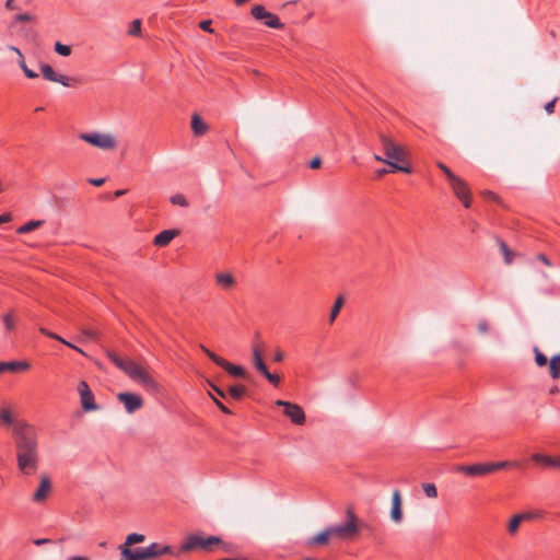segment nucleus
<instances>
[{"label":"nucleus","instance_id":"f257e3e1","mask_svg":"<svg viewBox=\"0 0 560 560\" xmlns=\"http://www.w3.org/2000/svg\"><path fill=\"white\" fill-rule=\"evenodd\" d=\"M19 469L25 475H32L38 467V443L35 429L30 432H19L14 439Z\"/></svg>","mask_w":560,"mask_h":560},{"label":"nucleus","instance_id":"f03ea898","mask_svg":"<svg viewBox=\"0 0 560 560\" xmlns=\"http://www.w3.org/2000/svg\"><path fill=\"white\" fill-rule=\"evenodd\" d=\"M380 142L386 156V164L390 166L392 172H402L410 174L412 172L409 165H404L406 160L405 149L397 144L386 133H380Z\"/></svg>","mask_w":560,"mask_h":560},{"label":"nucleus","instance_id":"7ed1b4c3","mask_svg":"<svg viewBox=\"0 0 560 560\" xmlns=\"http://www.w3.org/2000/svg\"><path fill=\"white\" fill-rule=\"evenodd\" d=\"M213 545H221L223 550L229 551L226 545L218 536L203 537L199 534H191L187 536L180 547V551L187 552L195 549H202L206 551L212 550Z\"/></svg>","mask_w":560,"mask_h":560},{"label":"nucleus","instance_id":"20e7f679","mask_svg":"<svg viewBox=\"0 0 560 560\" xmlns=\"http://www.w3.org/2000/svg\"><path fill=\"white\" fill-rule=\"evenodd\" d=\"M130 378L141 384L147 389H158L156 382L135 361L128 360L122 370Z\"/></svg>","mask_w":560,"mask_h":560},{"label":"nucleus","instance_id":"39448f33","mask_svg":"<svg viewBox=\"0 0 560 560\" xmlns=\"http://www.w3.org/2000/svg\"><path fill=\"white\" fill-rule=\"evenodd\" d=\"M79 138L101 150H114L117 147V141L110 133L83 132Z\"/></svg>","mask_w":560,"mask_h":560},{"label":"nucleus","instance_id":"423d86ee","mask_svg":"<svg viewBox=\"0 0 560 560\" xmlns=\"http://www.w3.org/2000/svg\"><path fill=\"white\" fill-rule=\"evenodd\" d=\"M0 421L2 425L12 430L14 439L19 436V432H30V430L34 428L24 420L15 419L9 408H3L0 410Z\"/></svg>","mask_w":560,"mask_h":560},{"label":"nucleus","instance_id":"0eeeda50","mask_svg":"<svg viewBox=\"0 0 560 560\" xmlns=\"http://www.w3.org/2000/svg\"><path fill=\"white\" fill-rule=\"evenodd\" d=\"M276 406L283 408V415L288 417L293 424L303 425L305 423V412L298 404L278 399Z\"/></svg>","mask_w":560,"mask_h":560},{"label":"nucleus","instance_id":"6e6552de","mask_svg":"<svg viewBox=\"0 0 560 560\" xmlns=\"http://www.w3.org/2000/svg\"><path fill=\"white\" fill-rule=\"evenodd\" d=\"M253 363L255 369L266 377V380L273 386L280 384V377L277 374L270 373L264 359L262 353L258 345L253 346Z\"/></svg>","mask_w":560,"mask_h":560},{"label":"nucleus","instance_id":"1a4fd4ad","mask_svg":"<svg viewBox=\"0 0 560 560\" xmlns=\"http://www.w3.org/2000/svg\"><path fill=\"white\" fill-rule=\"evenodd\" d=\"M78 393L80 395L81 406L84 411H95L98 409V406L94 400V395L85 381L79 382Z\"/></svg>","mask_w":560,"mask_h":560},{"label":"nucleus","instance_id":"9d476101","mask_svg":"<svg viewBox=\"0 0 560 560\" xmlns=\"http://www.w3.org/2000/svg\"><path fill=\"white\" fill-rule=\"evenodd\" d=\"M52 491L50 478L43 474L39 477V485L32 495V501L36 504H43L47 501Z\"/></svg>","mask_w":560,"mask_h":560},{"label":"nucleus","instance_id":"9b49d317","mask_svg":"<svg viewBox=\"0 0 560 560\" xmlns=\"http://www.w3.org/2000/svg\"><path fill=\"white\" fill-rule=\"evenodd\" d=\"M327 528L330 533V537L336 536L341 539L350 538L359 532L358 525H352L351 523L337 524Z\"/></svg>","mask_w":560,"mask_h":560},{"label":"nucleus","instance_id":"f8f14e48","mask_svg":"<svg viewBox=\"0 0 560 560\" xmlns=\"http://www.w3.org/2000/svg\"><path fill=\"white\" fill-rule=\"evenodd\" d=\"M117 399L124 404L128 413H133L143 405L142 398L139 395L132 393H119L117 395Z\"/></svg>","mask_w":560,"mask_h":560},{"label":"nucleus","instance_id":"ddd939ff","mask_svg":"<svg viewBox=\"0 0 560 560\" xmlns=\"http://www.w3.org/2000/svg\"><path fill=\"white\" fill-rule=\"evenodd\" d=\"M40 71H42L43 77L46 80L60 83L63 86H71L73 84V82H75L74 79H71L67 75L56 73L55 70L51 68V66H49L47 63H43L40 66Z\"/></svg>","mask_w":560,"mask_h":560},{"label":"nucleus","instance_id":"4468645a","mask_svg":"<svg viewBox=\"0 0 560 560\" xmlns=\"http://www.w3.org/2000/svg\"><path fill=\"white\" fill-rule=\"evenodd\" d=\"M456 471L464 472L467 476H483L489 472L488 463L474 464V465H459Z\"/></svg>","mask_w":560,"mask_h":560},{"label":"nucleus","instance_id":"2eb2a0df","mask_svg":"<svg viewBox=\"0 0 560 560\" xmlns=\"http://www.w3.org/2000/svg\"><path fill=\"white\" fill-rule=\"evenodd\" d=\"M390 518L394 523H397V524L402 521L401 493L398 489H395L393 492Z\"/></svg>","mask_w":560,"mask_h":560},{"label":"nucleus","instance_id":"dca6fc26","mask_svg":"<svg viewBox=\"0 0 560 560\" xmlns=\"http://www.w3.org/2000/svg\"><path fill=\"white\" fill-rule=\"evenodd\" d=\"M532 459L536 464L542 465L544 467L560 469V457H552L540 453H534L532 455Z\"/></svg>","mask_w":560,"mask_h":560},{"label":"nucleus","instance_id":"f3484780","mask_svg":"<svg viewBox=\"0 0 560 560\" xmlns=\"http://www.w3.org/2000/svg\"><path fill=\"white\" fill-rule=\"evenodd\" d=\"M30 363L25 360L23 361H0V374L10 371V372H21L30 369Z\"/></svg>","mask_w":560,"mask_h":560},{"label":"nucleus","instance_id":"a211bd4d","mask_svg":"<svg viewBox=\"0 0 560 560\" xmlns=\"http://www.w3.org/2000/svg\"><path fill=\"white\" fill-rule=\"evenodd\" d=\"M121 556L122 560H147L144 548L137 547V548H129L124 547L121 549Z\"/></svg>","mask_w":560,"mask_h":560},{"label":"nucleus","instance_id":"6ab92c4d","mask_svg":"<svg viewBox=\"0 0 560 560\" xmlns=\"http://www.w3.org/2000/svg\"><path fill=\"white\" fill-rule=\"evenodd\" d=\"M450 186L455 196L457 197V199H463L470 195L467 183L463 180L460 177H457L455 180L450 183Z\"/></svg>","mask_w":560,"mask_h":560},{"label":"nucleus","instance_id":"aec40b11","mask_svg":"<svg viewBox=\"0 0 560 560\" xmlns=\"http://www.w3.org/2000/svg\"><path fill=\"white\" fill-rule=\"evenodd\" d=\"M221 368L224 369L230 375L234 377L248 378V373L243 366L232 364L225 359L222 362Z\"/></svg>","mask_w":560,"mask_h":560},{"label":"nucleus","instance_id":"412c9836","mask_svg":"<svg viewBox=\"0 0 560 560\" xmlns=\"http://www.w3.org/2000/svg\"><path fill=\"white\" fill-rule=\"evenodd\" d=\"M177 235L175 230H164L155 235L153 244L159 247H164Z\"/></svg>","mask_w":560,"mask_h":560},{"label":"nucleus","instance_id":"4be33fe9","mask_svg":"<svg viewBox=\"0 0 560 560\" xmlns=\"http://www.w3.org/2000/svg\"><path fill=\"white\" fill-rule=\"evenodd\" d=\"M215 282L225 290L232 289L236 284V280L230 272H219L215 275Z\"/></svg>","mask_w":560,"mask_h":560},{"label":"nucleus","instance_id":"5701e85b","mask_svg":"<svg viewBox=\"0 0 560 560\" xmlns=\"http://www.w3.org/2000/svg\"><path fill=\"white\" fill-rule=\"evenodd\" d=\"M191 128L196 136H201L207 131L208 126L198 115H194L191 119Z\"/></svg>","mask_w":560,"mask_h":560},{"label":"nucleus","instance_id":"b1692460","mask_svg":"<svg viewBox=\"0 0 560 560\" xmlns=\"http://www.w3.org/2000/svg\"><path fill=\"white\" fill-rule=\"evenodd\" d=\"M522 464L517 460L510 462V460H502L497 463H488L489 472H493L495 470L506 468V467H521Z\"/></svg>","mask_w":560,"mask_h":560},{"label":"nucleus","instance_id":"393cba45","mask_svg":"<svg viewBox=\"0 0 560 560\" xmlns=\"http://www.w3.org/2000/svg\"><path fill=\"white\" fill-rule=\"evenodd\" d=\"M330 537V533L328 528L324 529L323 532L318 533L317 535L311 537L307 541V545H324L328 541Z\"/></svg>","mask_w":560,"mask_h":560},{"label":"nucleus","instance_id":"a878e982","mask_svg":"<svg viewBox=\"0 0 560 560\" xmlns=\"http://www.w3.org/2000/svg\"><path fill=\"white\" fill-rule=\"evenodd\" d=\"M43 223H44V221H42V220H31V221L26 222L25 224L21 225L16 230V233L27 234V233L36 230L37 228L42 226Z\"/></svg>","mask_w":560,"mask_h":560},{"label":"nucleus","instance_id":"bb28decb","mask_svg":"<svg viewBox=\"0 0 560 560\" xmlns=\"http://www.w3.org/2000/svg\"><path fill=\"white\" fill-rule=\"evenodd\" d=\"M549 372H550V376L553 380H557L560 377V354L551 358V360L549 362Z\"/></svg>","mask_w":560,"mask_h":560},{"label":"nucleus","instance_id":"cd10ccee","mask_svg":"<svg viewBox=\"0 0 560 560\" xmlns=\"http://www.w3.org/2000/svg\"><path fill=\"white\" fill-rule=\"evenodd\" d=\"M228 393L233 399L241 400L246 394V387L241 384L233 385L229 387Z\"/></svg>","mask_w":560,"mask_h":560},{"label":"nucleus","instance_id":"c85d7f7f","mask_svg":"<svg viewBox=\"0 0 560 560\" xmlns=\"http://www.w3.org/2000/svg\"><path fill=\"white\" fill-rule=\"evenodd\" d=\"M264 24L270 28L281 30L283 24L280 22L279 18L273 13H268L267 16L262 20Z\"/></svg>","mask_w":560,"mask_h":560},{"label":"nucleus","instance_id":"c756f323","mask_svg":"<svg viewBox=\"0 0 560 560\" xmlns=\"http://www.w3.org/2000/svg\"><path fill=\"white\" fill-rule=\"evenodd\" d=\"M499 247L504 257V262L506 265H511L513 261L514 253L510 250L505 242H503L502 240H499Z\"/></svg>","mask_w":560,"mask_h":560},{"label":"nucleus","instance_id":"7c9ffc66","mask_svg":"<svg viewBox=\"0 0 560 560\" xmlns=\"http://www.w3.org/2000/svg\"><path fill=\"white\" fill-rule=\"evenodd\" d=\"M107 358L110 360V362L113 364H115L116 368H118L119 370H124V366L126 365V363L128 362L129 359H122L120 358L117 353H115L114 351H108L107 352Z\"/></svg>","mask_w":560,"mask_h":560},{"label":"nucleus","instance_id":"2f4dec72","mask_svg":"<svg viewBox=\"0 0 560 560\" xmlns=\"http://www.w3.org/2000/svg\"><path fill=\"white\" fill-rule=\"evenodd\" d=\"M147 560L161 557L160 544L152 542L148 547H144Z\"/></svg>","mask_w":560,"mask_h":560},{"label":"nucleus","instance_id":"473e14b6","mask_svg":"<svg viewBox=\"0 0 560 560\" xmlns=\"http://www.w3.org/2000/svg\"><path fill=\"white\" fill-rule=\"evenodd\" d=\"M342 305H343V298L342 296H338L337 300L335 301L332 307H331V311H330V315H329V323L330 324H332L335 322V319L338 316Z\"/></svg>","mask_w":560,"mask_h":560},{"label":"nucleus","instance_id":"72a5a7b5","mask_svg":"<svg viewBox=\"0 0 560 560\" xmlns=\"http://www.w3.org/2000/svg\"><path fill=\"white\" fill-rule=\"evenodd\" d=\"M268 13L269 12L261 4L254 5L252 9V15L254 16V19L259 21H262Z\"/></svg>","mask_w":560,"mask_h":560},{"label":"nucleus","instance_id":"f704fd0d","mask_svg":"<svg viewBox=\"0 0 560 560\" xmlns=\"http://www.w3.org/2000/svg\"><path fill=\"white\" fill-rule=\"evenodd\" d=\"M522 523V517L516 514L514 515L510 522H509V525H508V532L513 535L515 534L517 530H518V527H520V524Z\"/></svg>","mask_w":560,"mask_h":560},{"label":"nucleus","instance_id":"c9c22d12","mask_svg":"<svg viewBox=\"0 0 560 560\" xmlns=\"http://www.w3.org/2000/svg\"><path fill=\"white\" fill-rule=\"evenodd\" d=\"M200 349L205 352V354L212 361L214 362L217 365L221 366L222 362L224 361L223 358L219 357L218 354H215L214 352H212L211 350H209L207 347H205L203 345H200Z\"/></svg>","mask_w":560,"mask_h":560},{"label":"nucleus","instance_id":"e433bc0d","mask_svg":"<svg viewBox=\"0 0 560 560\" xmlns=\"http://www.w3.org/2000/svg\"><path fill=\"white\" fill-rule=\"evenodd\" d=\"M200 349L205 352V354L212 361L214 362L217 365L221 366L222 362L224 361L223 358L219 357L218 354H215L214 352H212L211 350H209L207 347H205L203 345H200Z\"/></svg>","mask_w":560,"mask_h":560},{"label":"nucleus","instance_id":"4c0bfd02","mask_svg":"<svg viewBox=\"0 0 560 560\" xmlns=\"http://www.w3.org/2000/svg\"><path fill=\"white\" fill-rule=\"evenodd\" d=\"M200 349L205 352V354L212 361L214 362L217 365L221 366L222 362L224 361L223 358L219 357L218 354H215L214 352H212L211 350H209L207 347H205L203 345H200Z\"/></svg>","mask_w":560,"mask_h":560},{"label":"nucleus","instance_id":"58836bf2","mask_svg":"<svg viewBox=\"0 0 560 560\" xmlns=\"http://www.w3.org/2000/svg\"><path fill=\"white\" fill-rule=\"evenodd\" d=\"M423 492L428 498H436L438 497V489L434 483L427 482L422 485Z\"/></svg>","mask_w":560,"mask_h":560},{"label":"nucleus","instance_id":"ea45409f","mask_svg":"<svg viewBox=\"0 0 560 560\" xmlns=\"http://www.w3.org/2000/svg\"><path fill=\"white\" fill-rule=\"evenodd\" d=\"M438 167L445 174V176L447 177V180L448 183H452L453 180H455L458 176L455 175L452 170L446 166L444 163L442 162H438Z\"/></svg>","mask_w":560,"mask_h":560},{"label":"nucleus","instance_id":"a19ab883","mask_svg":"<svg viewBox=\"0 0 560 560\" xmlns=\"http://www.w3.org/2000/svg\"><path fill=\"white\" fill-rule=\"evenodd\" d=\"M170 200L173 205L180 206V207H188V205H189L187 199L185 198V196L182 194H176V195L172 196Z\"/></svg>","mask_w":560,"mask_h":560},{"label":"nucleus","instance_id":"79ce46f5","mask_svg":"<svg viewBox=\"0 0 560 560\" xmlns=\"http://www.w3.org/2000/svg\"><path fill=\"white\" fill-rule=\"evenodd\" d=\"M55 51L60 56H69L71 54V47L68 45H63L59 42L55 44Z\"/></svg>","mask_w":560,"mask_h":560},{"label":"nucleus","instance_id":"37998d69","mask_svg":"<svg viewBox=\"0 0 560 560\" xmlns=\"http://www.w3.org/2000/svg\"><path fill=\"white\" fill-rule=\"evenodd\" d=\"M143 540H144V536L142 534L132 533L127 536L126 545L139 544V542H142Z\"/></svg>","mask_w":560,"mask_h":560},{"label":"nucleus","instance_id":"c03bdc74","mask_svg":"<svg viewBox=\"0 0 560 560\" xmlns=\"http://www.w3.org/2000/svg\"><path fill=\"white\" fill-rule=\"evenodd\" d=\"M141 32V22L140 20H133L130 24L128 33L132 36H138Z\"/></svg>","mask_w":560,"mask_h":560},{"label":"nucleus","instance_id":"a18cd8bd","mask_svg":"<svg viewBox=\"0 0 560 560\" xmlns=\"http://www.w3.org/2000/svg\"><path fill=\"white\" fill-rule=\"evenodd\" d=\"M535 362L538 366H545L548 362L547 357L535 348Z\"/></svg>","mask_w":560,"mask_h":560},{"label":"nucleus","instance_id":"49530a36","mask_svg":"<svg viewBox=\"0 0 560 560\" xmlns=\"http://www.w3.org/2000/svg\"><path fill=\"white\" fill-rule=\"evenodd\" d=\"M3 324H4L8 332H10L14 329V320H13V317L11 314H5L3 316Z\"/></svg>","mask_w":560,"mask_h":560},{"label":"nucleus","instance_id":"de8ad7c7","mask_svg":"<svg viewBox=\"0 0 560 560\" xmlns=\"http://www.w3.org/2000/svg\"><path fill=\"white\" fill-rule=\"evenodd\" d=\"M210 397L213 399L217 407L226 415H232V411L218 398H215L212 394H210Z\"/></svg>","mask_w":560,"mask_h":560},{"label":"nucleus","instance_id":"09e8293b","mask_svg":"<svg viewBox=\"0 0 560 560\" xmlns=\"http://www.w3.org/2000/svg\"><path fill=\"white\" fill-rule=\"evenodd\" d=\"M347 522L346 523H351L352 525H358L357 522H358V518H357V515L353 511L352 508H348L347 509Z\"/></svg>","mask_w":560,"mask_h":560},{"label":"nucleus","instance_id":"8fccbe9b","mask_svg":"<svg viewBox=\"0 0 560 560\" xmlns=\"http://www.w3.org/2000/svg\"><path fill=\"white\" fill-rule=\"evenodd\" d=\"M16 22H30L33 20V16L28 13H19L14 16Z\"/></svg>","mask_w":560,"mask_h":560},{"label":"nucleus","instance_id":"3c124183","mask_svg":"<svg viewBox=\"0 0 560 560\" xmlns=\"http://www.w3.org/2000/svg\"><path fill=\"white\" fill-rule=\"evenodd\" d=\"M209 386L211 387V389L218 395L220 396L221 398H225L226 397V393L220 388L219 386H217L215 384H213L212 382H209Z\"/></svg>","mask_w":560,"mask_h":560},{"label":"nucleus","instance_id":"603ef678","mask_svg":"<svg viewBox=\"0 0 560 560\" xmlns=\"http://www.w3.org/2000/svg\"><path fill=\"white\" fill-rule=\"evenodd\" d=\"M39 331H40L43 335H45V336H47V337H49V338H51V339H55V340L60 339V336H59V335H57V334H55V332H52V331H50V330L46 329L45 327H40V328H39Z\"/></svg>","mask_w":560,"mask_h":560},{"label":"nucleus","instance_id":"864d4df0","mask_svg":"<svg viewBox=\"0 0 560 560\" xmlns=\"http://www.w3.org/2000/svg\"><path fill=\"white\" fill-rule=\"evenodd\" d=\"M478 330L481 334H486L489 330V324L486 319L479 320Z\"/></svg>","mask_w":560,"mask_h":560},{"label":"nucleus","instance_id":"5fc2aeb1","mask_svg":"<svg viewBox=\"0 0 560 560\" xmlns=\"http://www.w3.org/2000/svg\"><path fill=\"white\" fill-rule=\"evenodd\" d=\"M284 360V353L282 350L277 349L273 353V361L280 363Z\"/></svg>","mask_w":560,"mask_h":560},{"label":"nucleus","instance_id":"6e6d98bb","mask_svg":"<svg viewBox=\"0 0 560 560\" xmlns=\"http://www.w3.org/2000/svg\"><path fill=\"white\" fill-rule=\"evenodd\" d=\"M160 551H161V556H164V555L175 556L171 546L160 545Z\"/></svg>","mask_w":560,"mask_h":560},{"label":"nucleus","instance_id":"4d7b16f0","mask_svg":"<svg viewBox=\"0 0 560 560\" xmlns=\"http://www.w3.org/2000/svg\"><path fill=\"white\" fill-rule=\"evenodd\" d=\"M557 102V97H555L553 100H551L550 102H548L546 105H545V110L548 113V114H552L555 112V104Z\"/></svg>","mask_w":560,"mask_h":560},{"label":"nucleus","instance_id":"13d9d810","mask_svg":"<svg viewBox=\"0 0 560 560\" xmlns=\"http://www.w3.org/2000/svg\"><path fill=\"white\" fill-rule=\"evenodd\" d=\"M51 542H52V540L49 538H37V539L33 540V544L36 546H44V545L51 544Z\"/></svg>","mask_w":560,"mask_h":560},{"label":"nucleus","instance_id":"bf43d9fd","mask_svg":"<svg viewBox=\"0 0 560 560\" xmlns=\"http://www.w3.org/2000/svg\"><path fill=\"white\" fill-rule=\"evenodd\" d=\"M58 341H60L61 343L66 345L67 347L69 348H72L74 349L75 351L80 352V353H84L80 348H78L77 346H74L73 343L67 341L66 339H63L62 337H60V339H58Z\"/></svg>","mask_w":560,"mask_h":560},{"label":"nucleus","instance_id":"052dcab7","mask_svg":"<svg viewBox=\"0 0 560 560\" xmlns=\"http://www.w3.org/2000/svg\"><path fill=\"white\" fill-rule=\"evenodd\" d=\"M200 28L206 31V32H212V30H211V21L210 20H205V21L200 22Z\"/></svg>","mask_w":560,"mask_h":560},{"label":"nucleus","instance_id":"680f3d73","mask_svg":"<svg viewBox=\"0 0 560 560\" xmlns=\"http://www.w3.org/2000/svg\"><path fill=\"white\" fill-rule=\"evenodd\" d=\"M518 515L522 517V522L533 520L536 516L533 512H524Z\"/></svg>","mask_w":560,"mask_h":560},{"label":"nucleus","instance_id":"e2e57ef3","mask_svg":"<svg viewBox=\"0 0 560 560\" xmlns=\"http://www.w3.org/2000/svg\"><path fill=\"white\" fill-rule=\"evenodd\" d=\"M537 259L545 264L546 266H551L549 258L545 254H538Z\"/></svg>","mask_w":560,"mask_h":560},{"label":"nucleus","instance_id":"0e129e2a","mask_svg":"<svg viewBox=\"0 0 560 560\" xmlns=\"http://www.w3.org/2000/svg\"><path fill=\"white\" fill-rule=\"evenodd\" d=\"M89 183L93 186H102L105 183V178H90Z\"/></svg>","mask_w":560,"mask_h":560},{"label":"nucleus","instance_id":"69168bd1","mask_svg":"<svg viewBox=\"0 0 560 560\" xmlns=\"http://www.w3.org/2000/svg\"><path fill=\"white\" fill-rule=\"evenodd\" d=\"M322 164V161L319 158H314L311 162H310V167L315 170V168H318Z\"/></svg>","mask_w":560,"mask_h":560},{"label":"nucleus","instance_id":"338daca9","mask_svg":"<svg viewBox=\"0 0 560 560\" xmlns=\"http://www.w3.org/2000/svg\"><path fill=\"white\" fill-rule=\"evenodd\" d=\"M465 208H469L471 206V197L468 195L467 197L459 199Z\"/></svg>","mask_w":560,"mask_h":560},{"label":"nucleus","instance_id":"774afa93","mask_svg":"<svg viewBox=\"0 0 560 560\" xmlns=\"http://www.w3.org/2000/svg\"><path fill=\"white\" fill-rule=\"evenodd\" d=\"M68 560H90V558L83 556H73L68 558Z\"/></svg>","mask_w":560,"mask_h":560}]
</instances>
